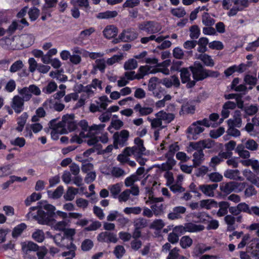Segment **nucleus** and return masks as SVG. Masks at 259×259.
Segmentation results:
<instances>
[{
  "label": "nucleus",
  "mask_w": 259,
  "mask_h": 259,
  "mask_svg": "<svg viewBox=\"0 0 259 259\" xmlns=\"http://www.w3.org/2000/svg\"><path fill=\"white\" fill-rule=\"evenodd\" d=\"M36 209H37V214L34 215V218L38 221L39 224L51 225L56 221L54 218L56 215L55 212L56 208L54 206L46 204L43 205H38L36 206L31 207L27 215H29L31 211Z\"/></svg>",
  "instance_id": "1"
},
{
  "label": "nucleus",
  "mask_w": 259,
  "mask_h": 259,
  "mask_svg": "<svg viewBox=\"0 0 259 259\" xmlns=\"http://www.w3.org/2000/svg\"><path fill=\"white\" fill-rule=\"evenodd\" d=\"M192 72L193 78L196 82L205 79L206 69L199 62H195L193 65L189 67Z\"/></svg>",
  "instance_id": "2"
},
{
  "label": "nucleus",
  "mask_w": 259,
  "mask_h": 259,
  "mask_svg": "<svg viewBox=\"0 0 259 259\" xmlns=\"http://www.w3.org/2000/svg\"><path fill=\"white\" fill-rule=\"evenodd\" d=\"M128 137L129 132L127 130H123L120 131V132L115 133L113 136L114 148L118 149V146L123 147L126 145Z\"/></svg>",
  "instance_id": "3"
},
{
  "label": "nucleus",
  "mask_w": 259,
  "mask_h": 259,
  "mask_svg": "<svg viewBox=\"0 0 259 259\" xmlns=\"http://www.w3.org/2000/svg\"><path fill=\"white\" fill-rule=\"evenodd\" d=\"M139 30H144L149 34H154L161 30V27L157 22L152 21L143 22L138 25Z\"/></svg>",
  "instance_id": "4"
},
{
  "label": "nucleus",
  "mask_w": 259,
  "mask_h": 259,
  "mask_svg": "<svg viewBox=\"0 0 259 259\" xmlns=\"http://www.w3.org/2000/svg\"><path fill=\"white\" fill-rule=\"evenodd\" d=\"M97 239L101 243H116L118 241L116 234L110 231L101 232L97 236Z\"/></svg>",
  "instance_id": "5"
},
{
  "label": "nucleus",
  "mask_w": 259,
  "mask_h": 259,
  "mask_svg": "<svg viewBox=\"0 0 259 259\" xmlns=\"http://www.w3.org/2000/svg\"><path fill=\"white\" fill-rule=\"evenodd\" d=\"M189 68H182L180 70V77L181 79L182 82L183 83L186 84V87L188 89H191L194 87L196 84V81L194 79L191 80L190 79V72L189 70Z\"/></svg>",
  "instance_id": "6"
},
{
  "label": "nucleus",
  "mask_w": 259,
  "mask_h": 259,
  "mask_svg": "<svg viewBox=\"0 0 259 259\" xmlns=\"http://www.w3.org/2000/svg\"><path fill=\"white\" fill-rule=\"evenodd\" d=\"M57 119H54L51 120L49 123V128L52 129L51 132V136L53 137L54 135L57 134H64L67 133V131L65 128L63 127V120L61 122L56 123Z\"/></svg>",
  "instance_id": "7"
},
{
  "label": "nucleus",
  "mask_w": 259,
  "mask_h": 259,
  "mask_svg": "<svg viewBox=\"0 0 259 259\" xmlns=\"http://www.w3.org/2000/svg\"><path fill=\"white\" fill-rule=\"evenodd\" d=\"M135 145L131 147L133 150V155L136 158H141L144 154V152L146 150V148L143 145V141L139 138H136L134 140Z\"/></svg>",
  "instance_id": "8"
},
{
  "label": "nucleus",
  "mask_w": 259,
  "mask_h": 259,
  "mask_svg": "<svg viewBox=\"0 0 259 259\" xmlns=\"http://www.w3.org/2000/svg\"><path fill=\"white\" fill-rule=\"evenodd\" d=\"M138 34L132 29L124 30L119 36V39L123 41L127 42L134 40L137 38Z\"/></svg>",
  "instance_id": "9"
},
{
  "label": "nucleus",
  "mask_w": 259,
  "mask_h": 259,
  "mask_svg": "<svg viewBox=\"0 0 259 259\" xmlns=\"http://www.w3.org/2000/svg\"><path fill=\"white\" fill-rule=\"evenodd\" d=\"M74 114L64 115L62 117L64 124L63 128L67 127L70 132L75 130L77 127V124L74 121Z\"/></svg>",
  "instance_id": "10"
},
{
  "label": "nucleus",
  "mask_w": 259,
  "mask_h": 259,
  "mask_svg": "<svg viewBox=\"0 0 259 259\" xmlns=\"http://www.w3.org/2000/svg\"><path fill=\"white\" fill-rule=\"evenodd\" d=\"M186 211V208L184 206L175 207L172 211L169 213L167 218L170 220H175L182 218V214H184Z\"/></svg>",
  "instance_id": "11"
},
{
  "label": "nucleus",
  "mask_w": 259,
  "mask_h": 259,
  "mask_svg": "<svg viewBox=\"0 0 259 259\" xmlns=\"http://www.w3.org/2000/svg\"><path fill=\"white\" fill-rule=\"evenodd\" d=\"M24 101L19 96H15L13 97L11 106L16 113H19L23 110Z\"/></svg>",
  "instance_id": "12"
},
{
  "label": "nucleus",
  "mask_w": 259,
  "mask_h": 259,
  "mask_svg": "<svg viewBox=\"0 0 259 259\" xmlns=\"http://www.w3.org/2000/svg\"><path fill=\"white\" fill-rule=\"evenodd\" d=\"M218 187V184L214 183L213 184H204L199 186V189L203 194L209 197H213L214 195V190Z\"/></svg>",
  "instance_id": "13"
},
{
  "label": "nucleus",
  "mask_w": 259,
  "mask_h": 259,
  "mask_svg": "<svg viewBox=\"0 0 259 259\" xmlns=\"http://www.w3.org/2000/svg\"><path fill=\"white\" fill-rule=\"evenodd\" d=\"M239 175L240 171L238 169H227L224 174V176L229 179L242 181L243 178Z\"/></svg>",
  "instance_id": "14"
},
{
  "label": "nucleus",
  "mask_w": 259,
  "mask_h": 259,
  "mask_svg": "<svg viewBox=\"0 0 259 259\" xmlns=\"http://www.w3.org/2000/svg\"><path fill=\"white\" fill-rule=\"evenodd\" d=\"M235 181L222 183L220 184V190L226 194H229L235 191Z\"/></svg>",
  "instance_id": "15"
},
{
  "label": "nucleus",
  "mask_w": 259,
  "mask_h": 259,
  "mask_svg": "<svg viewBox=\"0 0 259 259\" xmlns=\"http://www.w3.org/2000/svg\"><path fill=\"white\" fill-rule=\"evenodd\" d=\"M204 154L202 149L196 151L193 154L194 159H193V166L196 167L200 165L203 160H204Z\"/></svg>",
  "instance_id": "16"
},
{
  "label": "nucleus",
  "mask_w": 259,
  "mask_h": 259,
  "mask_svg": "<svg viewBox=\"0 0 259 259\" xmlns=\"http://www.w3.org/2000/svg\"><path fill=\"white\" fill-rule=\"evenodd\" d=\"M117 32V28L114 25L107 26L103 31L104 35L108 39L115 36Z\"/></svg>",
  "instance_id": "17"
},
{
  "label": "nucleus",
  "mask_w": 259,
  "mask_h": 259,
  "mask_svg": "<svg viewBox=\"0 0 259 259\" xmlns=\"http://www.w3.org/2000/svg\"><path fill=\"white\" fill-rule=\"evenodd\" d=\"M156 116L157 117H160L161 121L163 120L167 123H170L171 121H172L175 116L172 113H166L163 111H161L156 114Z\"/></svg>",
  "instance_id": "18"
},
{
  "label": "nucleus",
  "mask_w": 259,
  "mask_h": 259,
  "mask_svg": "<svg viewBox=\"0 0 259 259\" xmlns=\"http://www.w3.org/2000/svg\"><path fill=\"white\" fill-rule=\"evenodd\" d=\"M229 206V203L227 201H221L218 203V207L219 206L220 209L217 213V215L220 217L227 214Z\"/></svg>",
  "instance_id": "19"
},
{
  "label": "nucleus",
  "mask_w": 259,
  "mask_h": 259,
  "mask_svg": "<svg viewBox=\"0 0 259 259\" xmlns=\"http://www.w3.org/2000/svg\"><path fill=\"white\" fill-rule=\"evenodd\" d=\"M185 226L186 232H197L202 231L204 229L203 226L196 225L192 223H186Z\"/></svg>",
  "instance_id": "20"
},
{
  "label": "nucleus",
  "mask_w": 259,
  "mask_h": 259,
  "mask_svg": "<svg viewBox=\"0 0 259 259\" xmlns=\"http://www.w3.org/2000/svg\"><path fill=\"white\" fill-rule=\"evenodd\" d=\"M40 247L36 243L29 241L22 245V251L23 252H30L31 251H37Z\"/></svg>",
  "instance_id": "21"
},
{
  "label": "nucleus",
  "mask_w": 259,
  "mask_h": 259,
  "mask_svg": "<svg viewBox=\"0 0 259 259\" xmlns=\"http://www.w3.org/2000/svg\"><path fill=\"white\" fill-rule=\"evenodd\" d=\"M200 205L201 208H205L210 209L212 207H218V202L213 199L202 200L200 202Z\"/></svg>",
  "instance_id": "22"
},
{
  "label": "nucleus",
  "mask_w": 259,
  "mask_h": 259,
  "mask_svg": "<svg viewBox=\"0 0 259 259\" xmlns=\"http://www.w3.org/2000/svg\"><path fill=\"white\" fill-rule=\"evenodd\" d=\"M245 147L243 146V144L238 145L236 149V152L238 153L239 156L241 158L246 159L250 157V153L249 152L245 150Z\"/></svg>",
  "instance_id": "23"
},
{
  "label": "nucleus",
  "mask_w": 259,
  "mask_h": 259,
  "mask_svg": "<svg viewBox=\"0 0 259 259\" xmlns=\"http://www.w3.org/2000/svg\"><path fill=\"white\" fill-rule=\"evenodd\" d=\"M118 13L116 11H107L104 12L99 13L97 15V18L98 19H111L116 17Z\"/></svg>",
  "instance_id": "24"
},
{
  "label": "nucleus",
  "mask_w": 259,
  "mask_h": 259,
  "mask_svg": "<svg viewBox=\"0 0 259 259\" xmlns=\"http://www.w3.org/2000/svg\"><path fill=\"white\" fill-rule=\"evenodd\" d=\"M243 144L246 149L250 151H256L258 147V144L253 139H248Z\"/></svg>",
  "instance_id": "25"
},
{
  "label": "nucleus",
  "mask_w": 259,
  "mask_h": 259,
  "mask_svg": "<svg viewBox=\"0 0 259 259\" xmlns=\"http://www.w3.org/2000/svg\"><path fill=\"white\" fill-rule=\"evenodd\" d=\"M247 251L255 257V259H259V243H256L255 246L252 243L250 246L247 247Z\"/></svg>",
  "instance_id": "26"
},
{
  "label": "nucleus",
  "mask_w": 259,
  "mask_h": 259,
  "mask_svg": "<svg viewBox=\"0 0 259 259\" xmlns=\"http://www.w3.org/2000/svg\"><path fill=\"white\" fill-rule=\"evenodd\" d=\"M192 243L193 240L189 236H184L180 240V244L184 249L190 247Z\"/></svg>",
  "instance_id": "27"
},
{
  "label": "nucleus",
  "mask_w": 259,
  "mask_h": 259,
  "mask_svg": "<svg viewBox=\"0 0 259 259\" xmlns=\"http://www.w3.org/2000/svg\"><path fill=\"white\" fill-rule=\"evenodd\" d=\"M78 193V189L70 187L66 193L64 195V199L67 201H71L74 198V196Z\"/></svg>",
  "instance_id": "28"
},
{
  "label": "nucleus",
  "mask_w": 259,
  "mask_h": 259,
  "mask_svg": "<svg viewBox=\"0 0 259 259\" xmlns=\"http://www.w3.org/2000/svg\"><path fill=\"white\" fill-rule=\"evenodd\" d=\"M150 68L151 67L147 65L140 66L137 74V79L143 78L144 76L149 73Z\"/></svg>",
  "instance_id": "29"
},
{
  "label": "nucleus",
  "mask_w": 259,
  "mask_h": 259,
  "mask_svg": "<svg viewBox=\"0 0 259 259\" xmlns=\"http://www.w3.org/2000/svg\"><path fill=\"white\" fill-rule=\"evenodd\" d=\"M202 23L206 26H211L215 23V20L210 17L208 13H204L202 16Z\"/></svg>",
  "instance_id": "30"
},
{
  "label": "nucleus",
  "mask_w": 259,
  "mask_h": 259,
  "mask_svg": "<svg viewBox=\"0 0 259 259\" xmlns=\"http://www.w3.org/2000/svg\"><path fill=\"white\" fill-rule=\"evenodd\" d=\"M138 62L134 59H130L126 61L124 64V69L126 70H132L137 68Z\"/></svg>",
  "instance_id": "31"
},
{
  "label": "nucleus",
  "mask_w": 259,
  "mask_h": 259,
  "mask_svg": "<svg viewBox=\"0 0 259 259\" xmlns=\"http://www.w3.org/2000/svg\"><path fill=\"white\" fill-rule=\"evenodd\" d=\"M199 58L203 61L204 64L207 66L212 67L214 63L211 57L207 54H201L199 56Z\"/></svg>",
  "instance_id": "32"
},
{
  "label": "nucleus",
  "mask_w": 259,
  "mask_h": 259,
  "mask_svg": "<svg viewBox=\"0 0 259 259\" xmlns=\"http://www.w3.org/2000/svg\"><path fill=\"white\" fill-rule=\"evenodd\" d=\"M93 246V241L90 239H85L81 243V249L83 251H90Z\"/></svg>",
  "instance_id": "33"
},
{
  "label": "nucleus",
  "mask_w": 259,
  "mask_h": 259,
  "mask_svg": "<svg viewBox=\"0 0 259 259\" xmlns=\"http://www.w3.org/2000/svg\"><path fill=\"white\" fill-rule=\"evenodd\" d=\"M24 67L22 61L19 60L15 61L10 68V72L11 73H15L20 71Z\"/></svg>",
  "instance_id": "34"
},
{
  "label": "nucleus",
  "mask_w": 259,
  "mask_h": 259,
  "mask_svg": "<svg viewBox=\"0 0 259 259\" xmlns=\"http://www.w3.org/2000/svg\"><path fill=\"white\" fill-rule=\"evenodd\" d=\"M32 238L38 242H42L45 239V234L42 230L37 229L32 235Z\"/></svg>",
  "instance_id": "35"
},
{
  "label": "nucleus",
  "mask_w": 259,
  "mask_h": 259,
  "mask_svg": "<svg viewBox=\"0 0 259 259\" xmlns=\"http://www.w3.org/2000/svg\"><path fill=\"white\" fill-rule=\"evenodd\" d=\"M45 4L42 9V14H47L48 9L56 6L57 0H45Z\"/></svg>",
  "instance_id": "36"
},
{
  "label": "nucleus",
  "mask_w": 259,
  "mask_h": 259,
  "mask_svg": "<svg viewBox=\"0 0 259 259\" xmlns=\"http://www.w3.org/2000/svg\"><path fill=\"white\" fill-rule=\"evenodd\" d=\"M109 189L113 197L116 198L121 191V185L119 183L115 184L110 186Z\"/></svg>",
  "instance_id": "37"
},
{
  "label": "nucleus",
  "mask_w": 259,
  "mask_h": 259,
  "mask_svg": "<svg viewBox=\"0 0 259 259\" xmlns=\"http://www.w3.org/2000/svg\"><path fill=\"white\" fill-rule=\"evenodd\" d=\"M57 88V84L54 81H51L42 89V92L46 94H50L55 91Z\"/></svg>",
  "instance_id": "38"
},
{
  "label": "nucleus",
  "mask_w": 259,
  "mask_h": 259,
  "mask_svg": "<svg viewBox=\"0 0 259 259\" xmlns=\"http://www.w3.org/2000/svg\"><path fill=\"white\" fill-rule=\"evenodd\" d=\"M190 36L191 38L194 39H197L199 37L200 34V31L198 27V26L196 25H192L190 28Z\"/></svg>",
  "instance_id": "39"
},
{
  "label": "nucleus",
  "mask_w": 259,
  "mask_h": 259,
  "mask_svg": "<svg viewBox=\"0 0 259 259\" xmlns=\"http://www.w3.org/2000/svg\"><path fill=\"white\" fill-rule=\"evenodd\" d=\"M26 225L24 223L18 225L13 229L12 232V236L14 238L17 237L22 233V232L26 229Z\"/></svg>",
  "instance_id": "40"
},
{
  "label": "nucleus",
  "mask_w": 259,
  "mask_h": 259,
  "mask_svg": "<svg viewBox=\"0 0 259 259\" xmlns=\"http://www.w3.org/2000/svg\"><path fill=\"white\" fill-rule=\"evenodd\" d=\"M19 93L22 96L21 98L25 101H29L32 97V95L29 91L28 87H24L19 90Z\"/></svg>",
  "instance_id": "41"
},
{
  "label": "nucleus",
  "mask_w": 259,
  "mask_h": 259,
  "mask_svg": "<svg viewBox=\"0 0 259 259\" xmlns=\"http://www.w3.org/2000/svg\"><path fill=\"white\" fill-rule=\"evenodd\" d=\"M165 224L161 219H157L154 221L150 225V228L157 230L162 229L164 226Z\"/></svg>",
  "instance_id": "42"
},
{
  "label": "nucleus",
  "mask_w": 259,
  "mask_h": 259,
  "mask_svg": "<svg viewBox=\"0 0 259 259\" xmlns=\"http://www.w3.org/2000/svg\"><path fill=\"white\" fill-rule=\"evenodd\" d=\"M142 211V208L139 206L126 207L124 209L123 212L126 214H139Z\"/></svg>",
  "instance_id": "43"
},
{
  "label": "nucleus",
  "mask_w": 259,
  "mask_h": 259,
  "mask_svg": "<svg viewBox=\"0 0 259 259\" xmlns=\"http://www.w3.org/2000/svg\"><path fill=\"white\" fill-rule=\"evenodd\" d=\"M105 63L104 59H97L95 61L96 65L94 67L95 69H98L101 72H104L106 66Z\"/></svg>",
  "instance_id": "44"
},
{
  "label": "nucleus",
  "mask_w": 259,
  "mask_h": 259,
  "mask_svg": "<svg viewBox=\"0 0 259 259\" xmlns=\"http://www.w3.org/2000/svg\"><path fill=\"white\" fill-rule=\"evenodd\" d=\"M257 81L256 77L249 74L246 75L244 77V82L249 85L254 86L257 83Z\"/></svg>",
  "instance_id": "45"
},
{
  "label": "nucleus",
  "mask_w": 259,
  "mask_h": 259,
  "mask_svg": "<svg viewBox=\"0 0 259 259\" xmlns=\"http://www.w3.org/2000/svg\"><path fill=\"white\" fill-rule=\"evenodd\" d=\"M147 220L143 218H140L134 222V226L137 229L145 228L147 226Z\"/></svg>",
  "instance_id": "46"
},
{
  "label": "nucleus",
  "mask_w": 259,
  "mask_h": 259,
  "mask_svg": "<svg viewBox=\"0 0 259 259\" xmlns=\"http://www.w3.org/2000/svg\"><path fill=\"white\" fill-rule=\"evenodd\" d=\"M113 253L117 258H120L125 253V250L122 245H117L113 251Z\"/></svg>",
  "instance_id": "47"
},
{
  "label": "nucleus",
  "mask_w": 259,
  "mask_h": 259,
  "mask_svg": "<svg viewBox=\"0 0 259 259\" xmlns=\"http://www.w3.org/2000/svg\"><path fill=\"white\" fill-rule=\"evenodd\" d=\"M151 208L152 210L153 213L156 216L160 215L162 212L163 210V205L161 204H153L151 205Z\"/></svg>",
  "instance_id": "48"
},
{
  "label": "nucleus",
  "mask_w": 259,
  "mask_h": 259,
  "mask_svg": "<svg viewBox=\"0 0 259 259\" xmlns=\"http://www.w3.org/2000/svg\"><path fill=\"white\" fill-rule=\"evenodd\" d=\"M244 110L246 114L248 115H253L258 111V108L256 105H251L244 107Z\"/></svg>",
  "instance_id": "49"
},
{
  "label": "nucleus",
  "mask_w": 259,
  "mask_h": 259,
  "mask_svg": "<svg viewBox=\"0 0 259 259\" xmlns=\"http://www.w3.org/2000/svg\"><path fill=\"white\" fill-rule=\"evenodd\" d=\"M209 180L213 182L217 183L223 180V176L219 172H212L208 175Z\"/></svg>",
  "instance_id": "50"
},
{
  "label": "nucleus",
  "mask_w": 259,
  "mask_h": 259,
  "mask_svg": "<svg viewBox=\"0 0 259 259\" xmlns=\"http://www.w3.org/2000/svg\"><path fill=\"white\" fill-rule=\"evenodd\" d=\"M28 15L30 19L32 21H34L39 16V10L37 8L33 7L28 11Z\"/></svg>",
  "instance_id": "51"
},
{
  "label": "nucleus",
  "mask_w": 259,
  "mask_h": 259,
  "mask_svg": "<svg viewBox=\"0 0 259 259\" xmlns=\"http://www.w3.org/2000/svg\"><path fill=\"white\" fill-rule=\"evenodd\" d=\"M225 132V128L223 127H220L217 130H211L210 132V136L214 139L218 138L221 136Z\"/></svg>",
  "instance_id": "52"
},
{
  "label": "nucleus",
  "mask_w": 259,
  "mask_h": 259,
  "mask_svg": "<svg viewBox=\"0 0 259 259\" xmlns=\"http://www.w3.org/2000/svg\"><path fill=\"white\" fill-rule=\"evenodd\" d=\"M112 175L116 178H119L125 174V171L122 168L118 167H114L111 171Z\"/></svg>",
  "instance_id": "53"
},
{
  "label": "nucleus",
  "mask_w": 259,
  "mask_h": 259,
  "mask_svg": "<svg viewBox=\"0 0 259 259\" xmlns=\"http://www.w3.org/2000/svg\"><path fill=\"white\" fill-rule=\"evenodd\" d=\"M140 4L139 0H127L123 4V8H133L138 6Z\"/></svg>",
  "instance_id": "54"
},
{
  "label": "nucleus",
  "mask_w": 259,
  "mask_h": 259,
  "mask_svg": "<svg viewBox=\"0 0 259 259\" xmlns=\"http://www.w3.org/2000/svg\"><path fill=\"white\" fill-rule=\"evenodd\" d=\"M242 123L241 118L230 119L228 120V126L240 127Z\"/></svg>",
  "instance_id": "55"
},
{
  "label": "nucleus",
  "mask_w": 259,
  "mask_h": 259,
  "mask_svg": "<svg viewBox=\"0 0 259 259\" xmlns=\"http://www.w3.org/2000/svg\"><path fill=\"white\" fill-rule=\"evenodd\" d=\"M123 56L122 55H114L111 58L107 59V63L109 65H112L113 64L115 63L116 62H118V61L121 60L123 59Z\"/></svg>",
  "instance_id": "56"
},
{
  "label": "nucleus",
  "mask_w": 259,
  "mask_h": 259,
  "mask_svg": "<svg viewBox=\"0 0 259 259\" xmlns=\"http://www.w3.org/2000/svg\"><path fill=\"white\" fill-rule=\"evenodd\" d=\"M171 14L177 17L181 18L184 16L186 13L184 9H174L171 11Z\"/></svg>",
  "instance_id": "57"
},
{
  "label": "nucleus",
  "mask_w": 259,
  "mask_h": 259,
  "mask_svg": "<svg viewBox=\"0 0 259 259\" xmlns=\"http://www.w3.org/2000/svg\"><path fill=\"white\" fill-rule=\"evenodd\" d=\"M10 143L13 145L22 147L25 144V140L23 138L18 137L14 140L11 141Z\"/></svg>",
  "instance_id": "58"
},
{
  "label": "nucleus",
  "mask_w": 259,
  "mask_h": 259,
  "mask_svg": "<svg viewBox=\"0 0 259 259\" xmlns=\"http://www.w3.org/2000/svg\"><path fill=\"white\" fill-rule=\"evenodd\" d=\"M130 194V189H126L118 196L119 201L120 202L126 201L129 198Z\"/></svg>",
  "instance_id": "59"
},
{
  "label": "nucleus",
  "mask_w": 259,
  "mask_h": 259,
  "mask_svg": "<svg viewBox=\"0 0 259 259\" xmlns=\"http://www.w3.org/2000/svg\"><path fill=\"white\" fill-rule=\"evenodd\" d=\"M172 231L174 232L179 237L186 232L185 225L177 226L174 228Z\"/></svg>",
  "instance_id": "60"
},
{
  "label": "nucleus",
  "mask_w": 259,
  "mask_h": 259,
  "mask_svg": "<svg viewBox=\"0 0 259 259\" xmlns=\"http://www.w3.org/2000/svg\"><path fill=\"white\" fill-rule=\"evenodd\" d=\"M209 47L212 49L221 50L224 48V46L220 41H213L209 44Z\"/></svg>",
  "instance_id": "61"
},
{
  "label": "nucleus",
  "mask_w": 259,
  "mask_h": 259,
  "mask_svg": "<svg viewBox=\"0 0 259 259\" xmlns=\"http://www.w3.org/2000/svg\"><path fill=\"white\" fill-rule=\"evenodd\" d=\"M167 240L171 243L176 244L179 242V237L172 231L168 234Z\"/></svg>",
  "instance_id": "62"
},
{
  "label": "nucleus",
  "mask_w": 259,
  "mask_h": 259,
  "mask_svg": "<svg viewBox=\"0 0 259 259\" xmlns=\"http://www.w3.org/2000/svg\"><path fill=\"white\" fill-rule=\"evenodd\" d=\"M184 55V52L182 49L180 48H176L173 50V56L175 58L181 59Z\"/></svg>",
  "instance_id": "63"
},
{
  "label": "nucleus",
  "mask_w": 259,
  "mask_h": 259,
  "mask_svg": "<svg viewBox=\"0 0 259 259\" xmlns=\"http://www.w3.org/2000/svg\"><path fill=\"white\" fill-rule=\"evenodd\" d=\"M47 253L48 249L45 247H40L39 249L37 250L36 252L38 259H44Z\"/></svg>",
  "instance_id": "64"
}]
</instances>
